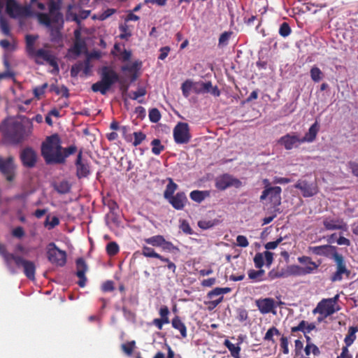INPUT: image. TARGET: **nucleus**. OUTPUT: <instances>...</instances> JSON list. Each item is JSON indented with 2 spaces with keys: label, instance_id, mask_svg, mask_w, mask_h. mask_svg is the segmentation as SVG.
<instances>
[{
  "label": "nucleus",
  "instance_id": "obj_4",
  "mask_svg": "<svg viewBox=\"0 0 358 358\" xmlns=\"http://www.w3.org/2000/svg\"><path fill=\"white\" fill-rule=\"evenodd\" d=\"M31 129L26 130L20 123H13L3 131L4 141L12 145L22 143L31 134Z\"/></svg>",
  "mask_w": 358,
  "mask_h": 358
},
{
  "label": "nucleus",
  "instance_id": "obj_50",
  "mask_svg": "<svg viewBox=\"0 0 358 358\" xmlns=\"http://www.w3.org/2000/svg\"><path fill=\"white\" fill-rule=\"evenodd\" d=\"M116 13V10L114 8H108L104 10L103 13H99L98 15H94V18L97 19L101 21H103L113 15Z\"/></svg>",
  "mask_w": 358,
  "mask_h": 358
},
{
  "label": "nucleus",
  "instance_id": "obj_33",
  "mask_svg": "<svg viewBox=\"0 0 358 358\" xmlns=\"http://www.w3.org/2000/svg\"><path fill=\"white\" fill-rule=\"evenodd\" d=\"M85 48L86 43L84 40L75 41L73 47L69 49V52H72L76 56H79L83 50Z\"/></svg>",
  "mask_w": 358,
  "mask_h": 358
},
{
  "label": "nucleus",
  "instance_id": "obj_15",
  "mask_svg": "<svg viewBox=\"0 0 358 358\" xmlns=\"http://www.w3.org/2000/svg\"><path fill=\"white\" fill-rule=\"evenodd\" d=\"M322 224L327 231L342 230L345 231L348 230V224L342 218L324 217Z\"/></svg>",
  "mask_w": 358,
  "mask_h": 358
},
{
  "label": "nucleus",
  "instance_id": "obj_20",
  "mask_svg": "<svg viewBox=\"0 0 358 358\" xmlns=\"http://www.w3.org/2000/svg\"><path fill=\"white\" fill-rule=\"evenodd\" d=\"M278 143L282 145L286 150H289L294 148H297L300 144L303 143L301 138L292 134H287L278 140Z\"/></svg>",
  "mask_w": 358,
  "mask_h": 358
},
{
  "label": "nucleus",
  "instance_id": "obj_58",
  "mask_svg": "<svg viewBox=\"0 0 358 358\" xmlns=\"http://www.w3.org/2000/svg\"><path fill=\"white\" fill-rule=\"evenodd\" d=\"M134 347H135V341H134L128 342L127 343H124L121 346L122 350L129 356H130L132 354Z\"/></svg>",
  "mask_w": 358,
  "mask_h": 358
},
{
  "label": "nucleus",
  "instance_id": "obj_55",
  "mask_svg": "<svg viewBox=\"0 0 358 358\" xmlns=\"http://www.w3.org/2000/svg\"><path fill=\"white\" fill-rule=\"evenodd\" d=\"M50 28V41L54 43H58L62 40V35L58 29Z\"/></svg>",
  "mask_w": 358,
  "mask_h": 358
},
{
  "label": "nucleus",
  "instance_id": "obj_38",
  "mask_svg": "<svg viewBox=\"0 0 358 358\" xmlns=\"http://www.w3.org/2000/svg\"><path fill=\"white\" fill-rule=\"evenodd\" d=\"M71 185L66 180H63L59 182L58 184H55L54 185L55 189L61 194H64L70 192L71 190Z\"/></svg>",
  "mask_w": 358,
  "mask_h": 358
},
{
  "label": "nucleus",
  "instance_id": "obj_63",
  "mask_svg": "<svg viewBox=\"0 0 358 358\" xmlns=\"http://www.w3.org/2000/svg\"><path fill=\"white\" fill-rule=\"evenodd\" d=\"M280 349L282 350V352L285 354V355H287L289 353V348H288V345H289V342H288V338L284 336H282L281 338H280Z\"/></svg>",
  "mask_w": 358,
  "mask_h": 358
},
{
  "label": "nucleus",
  "instance_id": "obj_7",
  "mask_svg": "<svg viewBox=\"0 0 358 358\" xmlns=\"http://www.w3.org/2000/svg\"><path fill=\"white\" fill-rule=\"evenodd\" d=\"M17 165L14 157L9 156L3 158L0 156V173L8 182H13L16 176Z\"/></svg>",
  "mask_w": 358,
  "mask_h": 358
},
{
  "label": "nucleus",
  "instance_id": "obj_24",
  "mask_svg": "<svg viewBox=\"0 0 358 358\" xmlns=\"http://www.w3.org/2000/svg\"><path fill=\"white\" fill-rule=\"evenodd\" d=\"M309 250L316 255L326 256L334 254L336 251V248L330 245H324L319 246L310 247Z\"/></svg>",
  "mask_w": 358,
  "mask_h": 358
},
{
  "label": "nucleus",
  "instance_id": "obj_64",
  "mask_svg": "<svg viewBox=\"0 0 358 358\" xmlns=\"http://www.w3.org/2000/svg\"><path fill=\"white\" fill-rule=\"evenodd\" d=\"M237 320L239 322H245L248 318V311L244 308H238L237 310Z\"/></svg>",
  "mask_w": 358,
  "mask_h": 358
},
{
  "label": "nucleus",
  "instance_id": "obj_46",
  "mask_svg": "<svg viewBox=\"0 0 358 358\" xmlns=\"http://www.w3.org/2000/svg\"><path fill=\"white\" fill-rule=\"evenodd\" d=\"M141 65V62H134L131 64L122 66L121 70L124 72L136 73L139 70Z\"/></svg>",
  "mask_w": 358,
  "mask_h": 358
},
{
  "label": "nucleus",
  "instance_id": "obj_10",
  "mask_svg": "<svg viewBox=\"0 0 358 358\" xmlns=\"http://www.w3.org/2000/svg\"><path fill=\"white\" fill-rule=\"evenodd\" d=\"M173 138L178 144H185L191 139L189 127L186 122H178L173 129Z\"/></svg>",
  "mask_w": 358,
  "mask_h": 358
},
{
  "label": "nucleus",
  "instance_id": "obj_39",
  "mask_svg": "<svg viewBox=\"0 0 358 358\" xmlns=\"http://www.w3.org/2000/svg\"><path fill=\"white\" fill-rule=\"evenodd\" d=\"M110 89L101 80L92 85L94 92H100L102 95H105Z\"/></svg>",
  "mask_w": 358,
  "mask_h": 358
},
{
  "label": "nucleus",
  "instance_id": "obj_14",
  "mask_svg": "<svg viewBox=\"0 0 358 358\" xmlns=\"http://www.w3.org/2000/svg\"><path fill=\"white\" fill-rule=\"evenodd\" d=\"M76 167V176L78 178H87L90 176V166L87 159H83V151L80 150L75 162Z\"/></svg>",
  "mask_w": 358,
  "mask_h": 358
},
{
  "label": "nucleus",
  "instance_id": "obj_13",
  "mask_svg": "<svg viewBox=\"0 0 358 358\" xmlns=\"http://www.w3.org/2000/svg\"><path fill=\"white\" fill-rule=\"evenodd\" d=\"M282 302L279 303L282 304ZM255 305L262 314L276 313L278 303L273 298H259L255 301Z\"/></svg>",
  "mask_w": 358,
  "mask_h": 358
},
{
  "label": "nucleus",
  "instance_id": "obj_5",
  "mask_svg": "<svg viewBox=\"0 0 358 358\" xmlns=\"http://www.w3.org/2000/svg\"><path fill=\"white\" fill-rule=\"evenodd\" d=\"M6 259V266L10 268L11 262L13 261L17 267H22L25 276L31 280H35L36 265L34 262L27 260L19 255L5 254Z\"/></svg>",
  "mask_w": 358,
  "mask_h": 358
},
{
  "label": "nucleus",
  "instance_id": "obj_11",
  "mask_svg": "<svg viewBox=\"0 0 358 358\" xmlns=\"http://www.w3.org/2000/svg\"><path fill=\"white\" fill-rule=\"evenodd\" d=\"M6 12L12 18L27 16L29 9L26 6H22L15 0H6Z\"/></svg>",
  "mask_w": 358,
  "mask_h": 358
},
{
  "label": "nucleus",
  "instance_id": "obj_6",
  "mask_svg": "<svg viewBox=\"0 0 358 358\" xmlns=\"http://www.w3.org/2000/svg\"><path fill=\"white\" fill-rule=\"evenodd\" d=\"M47 258L53 265L64 266L66 263V252L57 248L53 242L47 245Z\"/></svg>",
  "mask_w": 358,
  "mask_h": 358
},
{
  "label": "nucleus",
  "instance_id": "obj_27",
  "mask_svg": "<svg viewBox=\"0 0 358 358\" xmlns=\"http://www.w3.org/2000/svg\"><path fill=\"white\" fill-rule=\"evenodd\" d=\"M171 325L173 328L180 331L182 338H185L187 336V327L179 316L176 315L172 319Z\"/></svg>",
  "mask_w": 358,
  "mask_h": 358
},
{
  "label": "nucleus",
  "instance_id": "obj_12",
  "mask_svg": "<svg viewBox=\"0 0 358 358\" xmlns=\"http://www.w3.org/2000/svg\"><path fill=\"white\" fill-rule=\"evenodd\" d=\"M281 192L282 189L279 186L267 187L262 192L260 201H264L268 197L273 207L278 206L281 203Z\"/></svg>",
  "mask_w": 358,
  "mask_h": 358
},
{
  "label": "nucleus",
  "instance_id": "obj_47",
  "mask_svg": "<svg viewBox=\"0 0 358 358\" xmlns=\"http://www.w3.org/2000/svg\"><path fill=\"white\" fill-rule=\"evenodd\" d=\"M274 335L279 336V335H280V332L276 327H272L268 329V331H266V333L264 337V339L265 341H272L273 343H274L275 342L274 339H273Z\"/></svg>",
  "mask_w": 358,
  "mask_h": 358
},
{
  "label": "nucleus",
  "instance_id": "obj_53",
  "mask_svg": "<svg viewBox=\"0 0 358 358\" xmlns=\"http://www.w3.org/2000/svg\"><path fill=\"white\" fill-rule=\"evenodd\" d=\"M38 19L41 24L45 25L47 27H51L52 19L47 13H38Z\"/></svg>",
  "mask_w": 358,
  "mask_h": 358
},
{
  "label": "nucleus",
  "instance_id": "obj_26",
  "mask_svg": "<svg viewBox=\"0 0 358 358\" xmlns=\"http://www.w3.org/2000/svg\"><path fill=\"white\" fill-rule=\"evenodd\" d=\"M320 126L317 121H316L310 126V127L308 129V131L305 134V136L303 138H301L302 142L311 143L314 141L316 138Z\"/></svg>",
  "mask_w": 358,
  "mask_h": 358
},
{
  "label": "nucleus",
  "instance_id": "obj_54",
  "mask_svg": "<svg viewBox=\"0 0 358 358\" xmlns=\"http://www.w3.org/2000/svg\"><path fill=\"white\" fill-rule=\"evenodd\" d=\"M291 28L289 24L286 22H282L279 28V34L285 38L291 34Z\"/></svg>",
  "mask_w": 358,
  "mask_h": 358
},
{
  "label": "nucleus",
  "instance_id": "obj_51",
  "mask_svg": "<svg viewBox=\"0 0 358 358\" xmlns=\"http://www.w3.org/2000/svg\"><path fill=\"white\" fill-rule=\"evenodd\" d=\"M120 248L117 243L110 242L106 245V252L109 256H114L119 252Z\"/></svg>",
  "mask_w": 358,
  "mask_h": 358
},
{
  "label": "nucleus",
  "instance_id": "obj_59",
  "mask_svg": "<svg viewBox=\"0 0 358 358\" xmlns=\"http://www.w3.org/2000/svg\"><path fill=\"white\" fill-rule=\"evenodd\" d=\"M83 64L82 62H78L71 66V77L78 76V73L83 70Z\"/></svg>",
  "mask_w": 358,
  "mask_h": 358
},
{
  "label": "nucleus",
  "instance_id": "obj_37",
  "mask_svg": "<svg viewBox=\"0 0 358 358\" xmlns=\"http://www.w3.org/2000/svg\"><path fill=\"white\" fill-rule=\"evenodd\" d=\"M164 237L162 235H156L145 238V242L153 247H161L164 242Z\"/></svg>",
  "mask_w": 358,
  "mask_h": 358
},
{
  "label": "nucleus",
  "instance_id": "obj_28",
  "mask_svg": "<svg viewBox=\"0 0 358 358\" xmlns=\"http://www.w3.org/2000/svg\"><path fill=\"white\" fill-rule=\"evenodd\" d=\"M298 262L302 264L306 265L303 268H308L311 269L310 273H315L317 271L320 263L317 264L312 261V259L308 256H301L298 257Z\"/></svg>",
  "mask_w": 358,
  "mask_h": 358
},
{
  "label": "nucleus",
  "instance_id": "obj_35",
  "mask_svg": "<svg viewBox=\"0 0 358 358\" xmlns=\"http://www.w3.org/2000/svg\"><path fill=\"white\" fill-rule=\"evenodd\" d=\"M248 278L254 282H261L264 280V275L265 274L264 270L259 268L256 271L250 269L248 272Z\"/></svg>",
  "mask_w": 358,
  "mask_h": 358
},
{
  "label": "nucleus",
  "instance_id": "obj_41",
  "mask_svg": "<svg viewBox=\"0 0 358 358\" xmlns=\"http://www.w3.org/2000/svg\"><path fill=\"white\" fill-rule=\"evenodd\" d=\"M310 76L313 81L315 83H319L324 76L322 71L316 66H314L310 69Z\"/></svg>",
  "mask_w": 358,
  "mask_h": 358
},
{
  "label": "nucleus",
  "instance_id": "obj_57",
  "mask_svg": "<svg viewBox=\"0 0 358 358\" xmlns=\"http://www.w3.org/2000/svg\"><path fill=\"white\" fill-rule=\"evenodd\" d=\"M48 87V83H44L41 86L36 87L33 90L34 96L39 99L45 94V89Z\"/></svg>",
  "mask_w": 358,
  "mask_h": 358
},
{
  "label": "nucleus",
  "instance_id": "obj_21",
  "mask_svg": "<svg viewBox=\"0 0 358 358\" xmlns=\"http://www.w3.org/2000/svg\"><path fill=\"white\" fill-rule=\"evenodd\" d=\"M336 310L334 306V301L324 299L318 303L316 308L314 310V313L328 316L334 314Z\"/></svg>",
  "mask_w": 358,
  "mask_h": 358
},
{
  "label": "nucleus",
  "instance_id": "obj_16",
  "mask_svg": "<svg viewBox=\"0 0 358 358\" xmlns=\"http://www.w3.org/2000/svg\"><path fill=\"white\" fill-rule=\"evenodd\" d=\"M294 187L301 190L303 197H311L316 195L318 192L317 183L308 182L306 180H299L294 185Z\"/></svg>",
  "mask_w": 358,
  "mask_h": 358
},
{
  "label": "nucleus",
  "instance_id": "obj_36",
  "mask_svg": "<svg viewBox=\"0 0 358 358\" xmlns=\"http://www.w3.org/2000/svg\"><path fill=\"white\" fill-rule=\"evenodd\" d=\"M291 274L294 275H305L310 274L311 269L303 268L298 265H292L289 269Z\"/></svg>",
  "mask_w": 358,
  "mask_h": 358
},
{
  "label": "nucleus",
  "instance_id": "obj_2",
  "mask_svg": "<svg viewBox=\"0 0 358 358\" xmlns=\"http://www.w3.org/2000/svg\"><path fill=\"white\" fill-rule=\"evenodd\" d=\"M315 328L316 326L313 322L309 323L306 320H301L297 326L291 327V335L292 336L301 337V336L298 334L299 331L303 334L307 343L304 349L306 356H309L311 353L315 356H318L320 354L318 347L311 343V338L308 335L309 333L315 329Z\"/></svg>",
  "mask_w": 358,
  "mask_h": 358
},
{
  "label": "nucleus",
  "instance_id": "obj_18",
  "mask_svg": "<svg viewBox=\"0 0 358 358\" xmlns=\"http://www.w3.org/2000/svg\"><path fill=\"white\" fill-rule=\"evenodd\" d=\"M36 58H41L45 61L50 66L53 67L55 72L58 73L59 71L57 64V58L55 55H52L49 50L44 49H38L31 55Z\"/></svg>",
  "mask_w": 358,
  "mask_h": 358
},
{
  "label": "nucleus",
  "instance_id": "obj_1",
  "mask_svg": "<svg viewBox=\"0 0 358 358\" xmlns=\"http://www.w3.org/2000/svg\"><path fill=\"white\" fill-rule=\"evenodd\" d=\"M61 139L58 134L48 136L41 144V155L47 164H57L60 161L62 150Z\"/></svg>",
  "mask_w": 358,
  "mask_h": 358
},
{
  "label": "nucleus",
  "instance_id": "obj_45",
  "mask_svg": "<svg viewBox=\"0 0 358 358\" xmlns=\"http://www.w3.org/2000/svg\"><path fill=\"white\" fill-rule=\"evenodd\" d=\"M192 80L190 79H187L184 83H182L181 85L182 93L185 98H187L190 94V92L192 91Z\"/></svg>",
  "mask_w": 358,
  "mask_h": 358
},
{
  "label": "nucleus",
  "instance_id": "obj_52",
  "mask_svg": "<svg viewBox=\"0 0 358 358\" xmlns=\"http://www.w3.org/2000/svg\"><path fill=\"white\" fill-rule=\"evenodd\" d=\"M148 115H149V119H150V122H152L153 123L158 122L162 117L159 110L155 108L150 110Z\"/></svg>",
  "mask_w": 358,
  "mask_h": 358
},
{
  "label": "nucleus",
  "instance_id": "obj_9",
  "mask_svg": "<svg viewBox=\"0 0 358 358\" xmlns=\"http://www.w3.org/2000/svg\"><path fill=\"white\" fill-rule=\"evenodd\" d=\"M242 185V182L239 179L228 173H224L217 176L215 181V187L221 191L225 190L231 187L239 188Z\"/></svg>",
  "mask_w": 358,
  "mask_h": 358
},
{
  "label": "nucleus",
  "instance_id": "obj_8",
  "mask_svg": "<svg viewBox=\"0 0 358 358\" xmlns=\"http://www.w3.org/2000/svg\"><path fill=\"white\" fill-rule=\"evenodd\" d=\"M333 259L336 263V271L331 277L332 282L341 281L343 279V275H345L346 278H349L350 271L346 267V264L344 257L338 252L333 254Z\"/></svg>",
  "mask_w": 358,
  "mask_h": 358
},
{
  "label": "nucleus",
  "instance_id": "obj_60",
  "mask_svg": "<svg viewBox=\"0 0 358 358\" xmlns=\"http://www.w3.org/2000/svg\"><path fill=\"white\" fill-rule=\"evenodd\" d=\"M231 35V32L230 31H224L223 32L219 38V45L220 46H225L228 44L229 40Z\"/></svg>",
  "mask_w": 358,
  "mask_h": 358
},
{
  "label": "nucleus",
  "instance_id": "obj_44",
  "mask_svg": "<svg viewBox=\"0 0 358 358\" xmlns=\"http://www.w3.org/2000/svg\"><path fill=\"white\" fill-rule=\"evenodd\" d=\"M151 145L152 146V152L155 155H159L165 148L164 146L161 144V141L158 138L152 140Z\"/></svg>",
  "mask_w": 358,
  "mask_h": 358
},
{
  "label": "nucleus",
  "instance_id": "obj_31",
  "mask_svg": "<svg viewBox=\"0 0 358 358\" xmlns=\"http://www.w3.org/2000/svg\"><path fill=\"white\" fill-rule=\"evenodd\" d=\"M224 345L231 353L234 358H240L241 347L238 345L233 344L230 341L226 339L224 341Z\"/></svg>",
  "mask_w": 358,
  "mask_h": 358
},
{
  "label": "nucleus",
  "instance_id": "obj_43",
  "mask_svg": "<svg viewBox=\"0 0 358 358\" xmlns=\"http://www.w3.org/2000/svg\"><path fill=\"white\" fill-rule=\"evenodd\" d=\"M161 248L164 251L171 253H178L180 252L178 247L174 245L171 242L166 241L165 239Z\"/></svg>",
  "mask_w": 358,
  "mask_h": 358
},
{
  "label": "nucleus",
  "instance_id": "obj_62",
  "mask_svg": "<svg viewBox=\"0 0 358 358\" xmlns=\"http://www.w3.org/2000/svg\"><path fill=\"white\" fill-rule=\"evenodd\" d=\"M254 263L255 267L257 268H262L264 264V258L262 253H257L254 257Z\"/></svg>",
  "mask_w": 358,
  "mask_h": 358
},
{
  "label": "nucleus",
  "instance_id": "obj_32",
  "mask_svg": "<svg viewBox=\"0 0 358 358\" xmlns=\"http://www.w3.org/2000/svg\"><path fill=\"white\" fill-rule=\"evenodd\" d=\"M38 38V36L27 34L25 37L26 50L27 54L31 56L34 52V43Z\"/></svg>",
  "mask_w": 358,
  "mask_h": 358
},
{
  "label": "nucleus",
  "instance_id": "obj_34",
  "mask_svg": "<svg viewBox=\"0 0 358 358\" xmlns=\"http://www.w3.org/2000/svg\"><path fill=\"white\" fill-rule=\"evenodd\" d=\"M358 331L357 327H350L348 329V332L345 336L344 339V342L347 347H350L356 339V333Z\"/></svg>",
  "mask_w": 358,
  "mask_h": 358
},
{
  "label": "nucleus",
  "instance_id": "obj_30",
  "mask_svg": "<svg viewBox=\"0 0 358 358\" xmlns=\"http://www.w3.org/2000/svg\"><path fill=\"white\" fill-rule=\"evenodd\" d=\"M77 147L75 145H71L67 148H62L60 151V161L58 162L57 164H64L66 162V159L71 155H73L77 152Z\"/></svg>",
  "mask_w": 358,
  "mask_h": 358
},
{
  "label": "nucleus",
  "instance_id": "obj_29",
  "mask_svg": "<svg viewBox=\"0 0 358 358\" xmlns=\"http://www.w3.org/2000/svg\"><path fill=\"white\" fill-rule=\"evenodd\" d=\"M210 192L208 190H193L189 194L190 199L196 202L201 203L206 198L209 197Z\"/></svg>",
  "mask_w": 358,
  "mask_h": 358
},
{
  "label": "nucleus",
  "instance_id": "obj_61",
  "mask_svg": "<svg viewBox=\"0 0 358 358\" xmlns=\"http://www.w3.org/2000/svg\"><path fill=\"white\" fill-rule=\"evenodd\" d=\"M0 27L3 34L6 36H9L10 34L8 22L6 19L3 17L0 18Z\"/></svg>",
  "mask_w": 358,
  "mask_h": 358
},
{
  "label": "nucleus",
  "instance_id": "obj_17",
  "mask_svg": "<svg viewBox=\"0 0 358 358\" xmlns=\"http://www.w3.org/2000/svg\"><path fill=\"white\" fill-rule=\"evenodd\" d=\"M20 158L22 165L30 169L36 166L37 154L33 148L27 147L20 152Z\"/></svg>",
  "mask_w": 358,
  "mask_h": 358
},
{
  "label": "nucleus",
  "instance_id": "obj_48",
  "mask_svg": "<svg viewBox=\"0 0 358 358\" xmlns=\"http://www.w3.org/2000/svg\"><path fill=\"white\" fill-rule=\"evenodd\" d=\"M50 215L46 217L44 222V226L49 230L54 229L55 227L59 224V219L57 216H53L50 221H49Z\"/></svg>",
  "mask_w": 358,
  "mask_h": 358
},
{
  "label": "nucleus",
  "instance_id": "obj_56",
  "mask_svg": "<svg viewBox=\"0 0 358 358\" xmlns=\"http://www.w3.org/2000/svg\"><path fill=\"white\" fill-rule=\"evenodd\" d=\"M147 93L146 89L143 87L138 88L137 91L133 92L130 95V99L133 100H138L139 97L144 96Z\"/></svg>",
  "mask_w": 358,
  "mask_h": 358
},
{
  "label": "nucleus",
  "instance_id": "obj_49",
  "mask_svg": "<svg viewBox=\"0 0 358 358\" xmlns=\"http://www.w3.org/2000/svg\"><path fill=\"white\" fill-rule=\"evenodd\" d=\"M131 135L134 138V140L132 142V145L135 147L141 144L142 142L146 138V135L142 131H136L134 132V134Z\"/></svg>",
  "mask_w": 358,
  "mask_h": 358
},
{
  "label": "nucleus",
  "instance_id": "obj_19",
  "mask_svg": "<svg viewBox=\"0 0 358 358\" xmlns=\"http://www.w3.org/2000/svg\"><path fill=\"white\" fill-rule=\"evenodd\" d=\"M101 80L110 88L119 81V75L110 66H103L101 69Z\"/></svg>",
  "mask_w": 358,
  "mask_h": 358
},
{
  "label": "nucleus",
  "instance_id": "obj_22",
  "mask_svg": "<svg viewBox=\"0 0 358 358\" xmlns=\"http://www.w3.org/2000/svg\"><path fill=\"white\" fill-rule=\"evenodd\" d=\"M76 268H77L76 275L79 278L78 285L80 287H84L85 286L86 282H87V278L85 276V273L87 271V266L86 262L83 258L80 257L76 260Z\"/></svg>",
  "mask_w": 358,
  "mask_h": 358
},
{
  "label": "nucleus",
  "instance_id": "obj_42",
  "mask_svg": "<svg viewBox=\"0 0 358 358\" xmlns=\"http://www.w3.org/2000/svg\"><path fill=\"white\" fill-rule=\"evenodd\" d=\"M142 255L146 257H153V258H157L158 259H162V255L156 252L153 248L148 247V246L143 247Z\"/></svg>",
  "mask_w": 358,
  "mask_h": 358
},
{
  "label": "nucleus",
  "instance_id": "obj_23",
  "mask_svg": "<svg viewBox=\"0 0 358 358\" xmlns=\"http://www.w3.org/2000/svg\"><path fill=\"white\" fill-rule=\"evenodd\" d=\"M169 308L166 306H162L159 310L160 318L154 319L152 324L155 325L157 329L162 330L164 324H166L170 322L169 318Z\"/></svg>",
  "mask_w": 358,
  "mask_h": 358
},
{
  "label": "nucleus",
  "instance_id": "obj_3",
  "mask_svg": "<svg viewBox=\"0 0 358 358\" xmlns=\"http://www.w3.org/2000/svg\"><path fill=\"white\" fill-rule=\"evenodd\" d=\"M167 180L169 183L164 192V197L174 209L181 210L188 202L187 197L184 192H178L174 194V192L178 188V185L173 182L171 178H168Z\"/></svg>",
  "mask_w": 358,
  "mask_h": 358
},
{
  "label": "nucleus",
  "instance_id": "obj_25",
  "mask_svg": "<svg viewBox=\"0 0 358 358\" xmlns=\"http://www.w3.org/2000/svg\"><path fill=\"white\" fill-rule=\"evenodd\" d=\"M49 13L52 19L53 22H58L62 20L63 15L59 12L60 5L59 3L55 2L54 0H50L49 2Z\"/></svg>",
  "mask_w": 358,
  "mask_h": 358
},
{
  "label": "nucleus",
  "instance_id": "obj_40",
  "mask_svg": "<svg viewBox=\"0 0 358 358\" xmlns=\"http://www.w3.org/2000/svg\"><path fill=\"white\" fill-rule=\"evenodd\" d=\"M119 30L120 31L119 35L120 39L127 41L131 36V31L126 22L119 25Z\"/></svg>",
  "mask_w": 358,
  "mask_h": 358
}]
</instances>
